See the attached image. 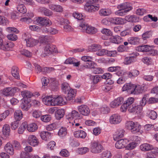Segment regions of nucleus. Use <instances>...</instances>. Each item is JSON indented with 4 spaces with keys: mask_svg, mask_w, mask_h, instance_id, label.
<instances>
[{
    "mask_svg": "<svg viewBox=\"0 0 158 158\" xmlns=\"http://www.w3.org/2000/svg\"><path fill=\"white\" fill-rule=\"evenodd\" d=\"M126 127L132 133H135L140 132L141 126L137 123H135L132 121H129L126 123Z\"/></svg>",
    "mask_w": 158,
    "mask_h": 158,
    "instance_id": "1",
    "label": "nucleus"
},
{
    "mask_svg": "<svg viewBox=\"0 0 158 158\" xmlns=\"http://www.w3.org/2000/svg\"><path fill=\"white\" fill-rule=\"evenodd\" d=\"M79 26L82 30L89 34H94L97 31V29L95 27L88 25L87 24L82 23L80 24Z\"/></svg>",
    "mask_w": 158,
    "mask_h": 158,
    "instance_id": "2",
    "label": "nucleus"
},
{
    "mask_svg": "<svg viewBox=\"0 0 158 158\" xmlns=\"http://www.w3.org/2000/svg\"><path fill=\"white\" fill-rule=\"evenodd\" d=\"M57 52V49L56 46L54 45L48 44L45 46L44 50V56H48L52 52Z\"/></svg>",
    "mask_w": 158,
    "mask_h": 158,
    "instance_id": "3",
    "label": "nucleus"
},
{
    "mask_svg": "<svg viewBox=\"0 0 158 158\" xmlns=\"http://www.w3.org/2000/svg\"><path fill=\"white\" fill-rule=\"evenodd\" d=\"M14 45L12 42L8 43L3 41L2 39L0 37V49L5 51L10 50L14 47Z\"/></svg>",
    "mask_w": 158,
    "mask_h": 158,
    "instance_id": "4",
    "label": "nucleus"
},
{
    "mask_svg": "<svg viewBox=\"0 0 158 158\" xmlns=\"http://www.w3.org/2000/svg\"><path fill=\"white\" fill-rule=\"evenodd\" d=\"M134 101V98L132 97L128 98L122 105L121 107V111L123 112H125L129 107L133 104Z\"/></svg>",
    "mask_w": 158,
    "mask_h": 158,
    "instance_id": "5",
    "label": "nucleus"
},
{
    "mask_svg": "<svg viewBox=\"0 0 158 158\" xmlns=\"http://www.w3.org/2000/svg\"><path fill=\"white\" fill-rule=\"evenodd\" d=\"M19 90V89L17 87H7L3 89L2 93L6 96H13L16 92Z\"/></svg>",
    "mask_w": 158,
    "mask_h": 158,
    "instance_id": "6",
    "label": "nucleus"
},
{
    "mask_svg": "<svg viewBox=\"0 0 158 158\" xmlns=\"http://www.w3.org/2000/svg\"><path fill=\"white\" fill-rule=\"evenodd\" d=\"M142 108V107L140 105L133 104L127 109L129 112L138 114L141 112Z\"/></svg>",
    "mask_w": 158,
    "mask_h": 158,
    "instance_id": "7",
    "label": "nucleus"
},
{
    "mask_svg": "<svg viewBox=\"0 0 158 158\" xmlns=\"http://www.w3.org/2000/svg\"><path fill=\"white\" fill-rule=\"evenodd\" d=\"M118 9L123 10L127 12H128L132 9V4L130 2H127L118 5L117 6Z\"/></svg>",
    "mask_w": 158,
    "mask_h": 158,
    "instance_id": "8",
    "label": "nucleus"
},
{
    "mask_svg": "<svg viewBox=\"0 0 158 158\" xmlns=\"http://www.w3.org/2000/svg\"><path fill=\"white\" fill-rule=\"evenodd\" d=\"M67 117V118L68 119L71 118L74 119V123L76 122L77 119H79L81 118V115L75 110H73L71 113L68 114Z\"/></svg>",
    "mask_w": 158,
    "mask_h": 158,
    "instance_id": "9",
    "label": "nucleus"
},
{
    "mask_svg": "<svg viewBox=\"0 0 158 158\" xmlns=\"http://www.w3.org/2000/svg\"><path fill=\"white\" fill-rule=\"evenodd\" d=\"M91 151L94 153H97L100 152L102 147L100 144L97 142H94L92 143Z\"/></svg>",
    "mask_w": 158,
    "mask_h": 158,
    "instance_id": "10",
    "label": "nucleus"
},
{
    "mask_svg": "<svg viewBox=\"0 0 158 158\" xmlns=\"http://www.w3.org/2000/svg\"><path fill=\"white\" fill-rule=\"evenodd\" d=\"M135 87V85L131 83H127L125 84L122 88L123 91H127L128 93L133 94Z\"/></svg>",
    "mask_w": 158,
    "mask_h": 158,
    "instance_id": "11",
    "label": "nucleus"
},
{
    "mask_svg": "<svg viewBox=\"0 0 158 158\" xmlns=\"http://www.w3.org/2000/svg\"><path fill=\"white\" fill-rule=\"evenodd\" d=\"M36 21L38 23L43 26L50 25L52 24L51 21L46 17H38L36 19Z\"/></svg>",
    "mask_w": 158,
    "mask_h": 158,
    "instance_id": "12",
    "label": "nucleus"
},
{
    "mask_svg": "<svg viewBox=\"0 0 158 158\" xmlns=\"http://www.w3.org/2000/svg\"><path fill=\"white\" fill-rule=\"evenodd\" d=\"M27 142L30 145L35 147L38 145L39 142L37 138L34 135L29 136L27 139Z\"/></svg>",
    "mask_w": 158,
    "mask_h": 158,
    "instance_id": "13",
    "label": "nucleus"
},
{
    "mask_svg": "<svg viewBox=\"0 0 158 158\" xmlns=\"http://www.w3.org/2000/svg\"><path fill=\"white\" fill-rule=\"evenodd\" d=\"M121 121L120 116L118 114H114L110 116L109 119L110 123L112 124H117L119 123Z\"/></svg>",
    "mask_w": 158,
    "mask_h": 158,
    "instance_id": "14",
    "label": "nucleus"
},
{
    "mask_svg": "<svg viewBox=\"0 0 158 158\" xmlns=\"http://www.w3.org/2000/svg\"><path fill=\"white\" fill-rule=\"evenodd\" d=\"M78 110L81 114L84 116H87L90 113L89 108L85 105H82L78 106Z\"/></svg>",
    "mask_w": 158,
    "mask_h": 158,
    "instance_id": "15",
    "label": "nucleus"
},
{
    "mask_svg": "<svg viewBox=\"0 0 158 158\" xmlns=\"http://www.w3.org/2000/svg\"><path fill=\"white\" fill-rule=\"evenodd\" d=\"M123 98L122 97H118L114 99L110 103V107L114 108L118 106L123 102Z\"/></svg>",
    "mask_w": 158,
    "mask_h": 158,
    "instance_id": "16",
    "label": "nucleus"
},
{
    "mask_svg": "<svg viewBox=\"0 0 158 158\" xmlns=\"http://www.w3.org/2000/svg\"><path fill=\"white\" fill-rule=\"evenodd\" d=\"M55 106L57 105L62 106L64 104L67 100L66 97L63 98L60 96H59L56 98H54Z\"/></svg>",
    "mask_w": 158,
    "mask_h": 158,
    "instance_id": "17",
    "label": "nucleus"
},
{
    "mask_svg": "<svg viewBox=\"0 0 158 158\" xmlns=\"http://www.w3.org/2000/svg\"><path fill=\"white\" fill-rule=\"evenodd\" d=\"M54 98L50 96H48L43 98L42 101L46 105L49 106H55Z\"/></svg>",
    "mask_w": 158,
    "mask_h": 158,
    "instance_id": "18",
    "label": "nucleus"
},
{
    "mask_svg": "<svg viewBox=\"0 0 158 158\" xmlns=\"http://www.w3.org/2000/svg\"><path fill=\"white\" fill-rule=\"evenodd\" d=\"M86 63L84 64H81L80 65L79 70L81 71L83 70L86 69H93L94 68V65L96 64L94 62L91 61L90 60L89 62Z\"/></svg>",
    "mask_w": 158,
    "mask_h": 158,
    "instance_id": "19",
    "label": "nucleus"
},
{
    "mask_svg": "<svg viewBox=\"0 0 158 158\" xmlns=\"http://www.w3.org/2000/svg\"><path fill=\"white\" fill-rule=\"evenodd\" d=\"M89 4L86 3L85 7V9L86 11L89 12L95 11L98 10L99 6L98 5L95 6L93 5H89Z\"/></svg>",
    "mask_w": 158,
    "mask_h": 158,
    "instance_id": "20",
    "label": "nucleus"
},
{
    "mask_svg": "<svg viewBox=\"0 0 158 158\" xmlns=\"http://www.w3.org/2000/svg\"><path fill=\"white\" fill-rule=\"evenodd\" d=\"M127 140L126 139H122L118 141L115 144V147L118 149H121L126 147Z\"/></svg>",
    "mask_w": 158,
    "mask_h": 158,
    "instance_id": "21",
    "label": "nucleus"
},
{
    "mask_svg": "<svg viewBox=\"0 0 158 158\" xmlns=\"http://www.w3.org/2000/svg\"><path fill=\"white\" fill-rule=\"evenodd\" d=\"M124 134V131L123 130L119 129L116 131L114 134L113 139L116 141L123 137Z\"/></svg>",
    "mask_w": 158,
    "mask_h": 158,
    "instance_id": "22",
    "label": "nucleus"
},
{
    "mask_svg": "<svg viewBox=\"0 0 158 158\" xmlns=\"http://www.w3.org/2000/svg\"><path fill=\"white\" fill-rule=\"evenodd\" d=\"M25 40L26 41L27 46L29 47L35 46L38 43L37 40L31 38L25 39Z\"/></svg>",
    "mask_w": 158,
    "mask_h": 158,
    "instance_id": "23",
    "label": "nucleus"
},
{
    "mask_svg": "<svg viewBox=\"0 0 158 158\" xmlns=\"http://www.w3.org/2000/svg\"><path fill=\"white\" fill-rule=\"evenodd\" d=\"M41 138L44 140L48 141L51 138L52 136V133L48 131H43L40 133Z\"/></svg>",
    "mask_w": 158,
    "mask_h": 158,
    "instance_id": "24",
    "label": "nucleus"
},
{
    "mask_svg": "<svg viewBox=\"0 0 158 158\" xmlns=\"http://www.w3.org/2000/svg\"><path fill=\"white\" fill-rule=\"evenodd\" d=\"M136 138L135 139V141L132 142L126 146V149L129 150H131L136 147L137 144V143L135 141H140V138L138 136H135Z\"/></svg>",
    "mask_w": 158,
    "mask_h": 158,
    "instance_id": "25",
    "label": "nucleus"
},
{
    "mask_svg": "<svg viewBox=\"0 0 158 158\" xmlns=\"http://www.w3.org/2000/svg\"><path fill=\"white\" fill-rule=\"evenodd\" d=\"M111 76L110 73H106L104 74L101 77L102 79L106 80V83L107 84L111 85L114 83V81L110 80Z\"/></svg>",
    "mask_w": 158,
    "mask_h": 158,
    "instance_id": "26",
    "label": "nucleus"
},
{
    "mask_svg": "<svg viewBox=\"0 0 158 158\" xmlns=\"http://www.w3.org/2000/svg\"><path fill=\"white\" fill-rule=\"evenodd\" d=\"M49 9L53 11L56 12H62L63 11V8L60 5L50 4L49 5Z\"/></svg>",
    "mask_w": 158,
    "mask_h": 158,
    "instance_id": "27",
    "label": "nucleus"
},
{
    "mask_svg": "<svg viewBox=\"0 0 158 158\" xmlns=\"http://www.w3.org/2000/svg\"><path fill=\"white\" fill-rule=\"evenodd\" d=\"M144 91V88L143 87L139 85H135V87L134 90L133 94H141Z\"/></svg>",
    "mask_w": 158,
    "mask_h": 158,
    "instance_id": "28",
    "label": "nucleus"
},
{
    "mask_svg": "<svg viewBox=\"0 0 158 158\" xmlns=\"http://www.w3.org/2000/svg\"><path fill=\"white\" fill-rule=\"evenodd\" d=\"M68 93L67 97H66V100L68 101L71 100L75 97L76 94V91L75 89H70Z\"/></svg>",
    "mask_w": 158,
    "mask_h": 158,
    "instance_id": "29",
    "label": "nucleus"
},
{
    "mask_svg": "<svg viewBox=\"0 0 158 158\" xmlns=\"http://www.w3.org/2000/svg\"><path fill=\"white\" fill-rule=\"evenodd\" d=\"M128 43L131 45H138L139 43V39L137 37L132 36L129 37L128 40Z\"/></svg>",
    "mask_w": 158,
    "mask_h": 158,
    "instance_id": "30",
    "label": "nucleus"
},
{
    "mask_svg": "<svg viewBox=\"0 0 158 158\" xmlns=\"http://www.w3.org/2000/svg\"><path fill=\"white\" fill-rule=\"evenodd\" d=\"M5 149L7 153L10 155H13L14 153V150L12 144L9 143H7L5 146Z\"/></svg>",
    "mask_w": 158,
    "mask_h": 158,
    "instance_id": "31",
    "label": "nucleus"
},
{
    "mask_svg": "<svg viewBox=\"0 0 158 158\" xmlns=\"http://www.w3.org/2000/svg\"><path fill=\"white\" fill-rule=\"evenodd\" d=\"M64 112L63 109H59L55 112V116L56 119L60 120L62 118L64 114Z\"/></svg>",
    "mask_w": 158,
    "mask_h": 158,
    "instance_id": "32",
    "label": "nucleus"
},
{
    "mask_svg": "<svg viewBox=\"0 0 158 158\" xmlns=\"http://www.w3.org/2000/svg\"><path fill=\"white\" fill-rule=\"evenodd\" d=\"M140 149L143 151L151 150L153 148L152 145L147 143H145L141 144L140 147Z\"/></svg>",
    "mask_w": 158,
    "mask_h": 158,
    "instance_id": "33",
    "label": "nucleus"
},
{
    "mask_svg": "<svg viewBox=\"0 0 158 158\" xmlns=\"http://www.w3.org/2000/svg\"><path fill=\"white\" fill-rule=\"evenodd\" d=\"M125 20L126 21L135 23L138 21L139 18L134 15H128L125 17Z\"/></svg>",
    "mask_w": 158,
    "mask_h": 158,
    "instance_id": "34",
    "label": "nucleus"
},
{
    "mask_svg": "<svg viewBox=\"0 0 158 158\" xmlns=\"http://www.w3.org/2000/svg\"><path fill=\"white\" fill-rule=\"evenodd\" d=\"M74 135L76 137L84 139L86 137V134L84 131L81 130L75 131Z\"/></svg>",
    "mask_w": 158,
    "mask_h": 158,
    "instance_id": "35",
    "label": "nucleus"
},
{
    "mask_svg": "<svg viewBox=\"0 0 158 158\" xmlns=\"http://www.w3.org/2000/svg\"><path fill=\"white\" fill-rule=\"evenodd\" d=\"M151 49V47L148 45H143L137 47L136 50L139 52H148Z\"/></svg>",
    "mask_w": 158,
    "mask_h": 158,
    "instance_id": "36",
    "label": "nucleus"
},
{
    "mask_svg": "<svg viewBox=\"0 0 158 158\" xmlns=\"http://www.w3.org/2000/svg\"><path fill=\"white\" fill-rule=\"evenodd\" d=\"M23 117V114L21 110H16L14 114V118L15 120L19 121Z\"/></svg>",
    "mask_w": 158,
    "mask_h": 158,
    "instance_id": "37",
    "label": "nucleus"
},
{
    "mask_svg": "<svg viewBox=\"0 0 158 158\" xmlns=\"http://www.w3.org/2000/svg\"><path fill=\"white\" fill-rule=\"evenodd\" d=\"M18 68L16 66L12 67L11 70V73L12 76L17 79L19 78V76L18 71Z\"/></svg>",
    "mask_w": 158,
    "mask_h": 158,
    "instance_id": "38",
    "label": "nucleus"
},
{
    "mask_svg": "<svg viewBox=\"0 0 158 158\" xmlns=\"http://www.w3.org/2000/svg\"><path fill=\"white\" fill-rule=\"evenodd\" d=\"M10 127L9 125L5 124L2 127V133L6 136H9L10 133Z\"/></svg>",
    "mask_w": 158,
    "mask_h": 158,
    "instance_id": "39",
    "label": "nucleus"
},
{
    "mask_svg": "<svg viewBox=\"0 0 158 158\" xmlns=\"http://www.w3.org/2000/svg\"><path fill=\"white\" fill-rule=\"evenodd\" d=\"M27 128L29 131L33 132L37 129L38 126L36 124L33 123L28 125L27 124Z\"/></svg>",
    "mask_w": 158,
    "mask_h": 158,
    "instance_id": "40",
    "label": "nucleus"
},
{
    "mask_svg": "<svg viewBox=\"0 0 158 158\" xmlns=\"http://www.w3.org/2000/svg\"><path fill=\"white\" fill-rule=\"evenodd\" d=\"M136 56H131L126 57L124 60V63L126 64H129L134 61Z\"/></svg>",
    "mask_w": 158,
    "mask_h": 158,
    "instance_id": "41",
    "label": "nucleus"
},
{
    "mask_svg": "<svg viewBox=\"0 0 158 158\" xmlns=\"http://www.w3.org/2000/svg\"><path fill=\"white\" fill-rule=\"evenodd\" d=\"M121 37L118 35L112 36L110 38V42L112 43L118 44L120 42Z\"/></svg>",
    "mask_w": 158,
    "mask_h": 158,
    "instance_id": "42",
    "label": "nucleus"
},
{
    "mask_svg": "<svg viewBox=\"0 0 158 158\" xmlns=\"http://www.w3.org/2000/svg\"><path fill=\"white\" fill-rule=\"evenodd\" d=\"M31 106V104L29 102L26 101L22 102L21 105L22 109L26 111Z\"/></svg>",
    "mask_w": 158,
    "mask_h": 158,
    "instance_id": "43",
    "label": "nucleus"
},
{
    "mask_svg": "<svg viewBox=\"0 0 158 158\" xmlns=\"http://www.w3.org/2000/svg\"><path fill=\"white\" fill-rule=\"evenodd\" d=\"M27 122L23 123L19 128L18 133L19 134H22L27 128Z\"/></svg>",
    "mask_w": 158,
    "mask_h": 158,
    "instance_id": "44",
    "label": "nucleus"
},
{
    "mask_svg": "<svg viewBox=\"0 0 158 158\" xmlns=\"http://www.w3.org/2000/svg\"><path fill=\"white\" fill-rule=\"evenodd\" d=\"M43 30L45 32H48L52 35H55L57 34L58 32V31L56 29L51 27H49L48 29L46 27H44Z\"/></svg>",
    "mask_w": 158,
    "mask_h": 158,
    "instance_id": "45",
    "label": "nucleus"
},
{
    "mask_svg": "<svg viewBox=\"0 0 158 158\" xmlns=\"http://www.w3.org/2000/svg\"><path fill=\"white\" fill-rule=\"evenodd\" d=\"M61 89L64 93H67L70 89L69 84L66 82L63 83L61 85Z\"/></svg>",
    "mask_w": 158,
    "mask_h": 158,
    "instance_id": "46",
    "label": "nucleus"
},
{
    "mask_svg": "<svg viewBox=\"0 0 158 158\" xmlns=\"http://www.w3.org/2000/svg\"><path fill=\"white\" fill-rule=\"evenodd\" d=\"M22 96L24 98H30L33 96V94L28 91H24L21 93Z\"/></svg>",
    "mask_w": 158,
    "mask_h": 158,
    "instance_id": "47",
    "label": "nucleus"
},
{
    "mask_svg": "<svg viewBox=\"0 0 158 158\" xmlns=\"http://www.w3.org/2000/svg\"><path fill=\"white\" fill-rule=\"evenodd\" d=\"M114 18L115 25H122L125 23L126 21L124 19L120 18Z\"/></svg>",
    "mask_w": 158,
    "mask_h": 158,
    "instance_id": "48",
    "label": "nucleus"
},
{
    "mask_svg": "<svg viewBox=\"0 0 158 158\" xmlns=\"http://www.w3.org/2000/svg\"><path fill=\"white\" fill-rule=\"evenodd\" d=\"M89 48L92 51H98L101 49L102 46L99 44H93L89 47Z\"/></svg>",
    "mask_w": 158,
    "mask_h": 158,
    "instance_id": "49",
    "label": "nucleus"
},
{
    "mask_svg": "<svg viewBox=\"0 0 158 158\" xmlns=\"http://www.w3.org/2000/svg\"><path fill=\"white\" fill-rule=\"evenodd\" d=\"M67 129L65 127H61L58 132V135L61 137L65 136L67 134Z\"/></svg>",
    "mask_w": 158,
    "mask_h": 158,
    "instance_id": "50",
    "label": "nucleus"
},
{
    "mask_svg": "<svg viewBox=\"0 0 158 158\" xmlns=\"http://www.w3.org/2000/svg\"><path fill=\"white\" fill-rule=\"evenodd\" d=\"M111 13L110 10L107 9H102L99 11V14L102 16H107Z\"/></svg>",
    "mask_w": 158,
    "mask_h": 158,
    "instance_id": "51",
    "label": "nucleus"
},
{
    "mask_svg": "<svg viewBox=\"0 0 158 158\" xmlns=\"http://www.w3.org/2000/svg\"><path fill=\"white\" fill-rule=\"evenodd\" d=\"M17 10L21 13L25 14L27 12V9L25 6L23 4H21L18 6Z\"/></svg>",
    "mask_w": 158,
    "mask_h": 158,
    "instance_id": "52",
    "label": "nucleus"
},
{
    "mask_svg": "<svg viewBox=\"0 0 158 158\" xmlns=\"http://www.w3.org/2000/svg\"><path fill=\"white\" fill-rule=\"evenodd\" d=\"M158 101V95L156 94L155 97L150 98L147 101L148 104H152L157 102Z\"/></svg>",
    "mask_w": 158,
    "mask_h": 158,
    "instance_id": "53",
    "label": "nucleus"
},
{
    "mask_svg": "<svg viewBox=\"0 0 158 158\" xmlns=\"http://www.w3.org/2000/svg\"><path fill=\"white\" fill-rule=\"evenodd\" d=\"M40 41L42 43L48 42L51 39V37L47 35H43L40 38Z\"/></svg>",
    "mask_w": 158,
    "mask_h": 158,
    "instance_id": "54",
    "label": "nucleus"
},
{
    "mask_svg": "<svg viewBox=\"0 0 158 158\" xmlns=\"http://www.w3.org/2000/svg\"><path fill=\"white\" fill-rule=\"evenodd\" d=\"M55 70V69L53 67H45L42 69V73L46 74L49 73Z\"/></svg>",
    "mask_w": 158,
    "mask_h": 158,
    "instance_id": "55",
    "label": "nucleus"
},
{
    "mask_svg": "<svg viewBox=\"0 0 158 158\" xmlns=\"http://www.w3.org/2000/svg\"><path fill=\"white\" fill-rule=\"evenodd\" d=\"M148 115L149 118L153 120L155 119L157 116V114L156 112L154 110L150 111Z\"/></svg>",
    "mask_w": 158,
    "mask_h": 158,
    "instance_id": "56",
    "label": "nucleus"
},
{
    "mask_svg": "<svg viewBox=\"0 0 158 158\" xmlns=\"http://www.w3.org/2000/svg\"><path fill=\"white\" fill-rule=\"evenodd\" d=\"M111 155L110 152L108 151L104 152L102 153L101 158H110Z\"/></svg>",
    "mask_w": 158,
    "mask_h": 158,
    "instance_id": "57",
    "label": "nucleus"
},
{
    "mask_svg": "<svg viewBox=\"0 0 158 158\" xmlns=\"http://www.w3.org/2000/svg\"><path fill=\"white\" fill-rule=\"evenodd\" d=\"M41 119L43 121L47 123L49 122L51 120V117L49 115H45L41 117Z\"/></svg>",
    "mask_w": 158,
    "mask_h": 158,
    "instance_id": "58",
    "label": "nucleus"
},
{
    "mask_svg": "<svg viewBox=\"0 0 158 158\" xmlns=\"http://www.w3.org/2000/svg\"><path fill=\"white\" fill-rule=\"evenodd\" d=\"M73 15L75 18L77 19L78 20L83 19L84 17L81 14L77 12L74 13Z\"/></svg>",
    "mask_w": 158,
    "mask_h": 158,
    "instance_id": "59",
    "label": "nucleus"
},
{
    "mask_svg": "<svg viewBox=\"0 0 158 158\" xmlns=\"http://www.w3.org/2000/svg\"><path fill=\"white\" fill-rule=\"evenodd\" d=\"M101 77V76L95 75L93 76L90 77V79L93 81L94 83H97L99 81V78Z\"/></svg>",
    "mask_w": 158,
    "mask_h": 158,
    "instance_id": "60",
    "label": "nucleus"
},
{
    "mask_svg": "<svg viewBox=\"0 0 158 158\" xmlns=\"http://www.w3.org/2000/svg\"><path fill=\"white\" fill-rule=\"evenodd\" d=\"M21 53L22 55L27 57H30L32 55L31 52L29 51L24 49L23 50L21 51Z\"/></svg>",
    "mask_w": 158,
    "mask_h": 158,
    "instance_id": "61",
    "label": "nucleus"
},
{
    "mask_svg": "<svg viewBox=\"0 0 158 158\" xmlns=\"http://www.w3.org/2000/svg\"><path fill=\"white\" fill-rule=\"evenodd\" d=\"M12 145L13 147L16 150H19L21 148V146L20 143L16 141H14Z\"/></svg>",
    "mask_w": 158,
    "mask_h": 158,
    "instance_id": "62",
    "label": "nucleus"
},
{
    "mask_svg": "<svg viewBox=\"0 0 158 158\" xmlns=\"http://www.w3.org/2000/svg\"><path fill=\"white\" fill-rule=\"evenodd\" d=\"M19 121L15 120L11 123V127L13 130H15L19 126Z\"/></svg>",
    "mask_w": 158,
    "mask_h": 158,
    "instance_id": "63",
    "label": "nucleus"
},
{
    "mask_svg": "<svg viewBox=\"0 0 158 158\" xmlns=\"http://www.w3.org/2000/svg\"><path fill=\"white\" fill-rule=\"evenodd\" d=\"M31 157L30 156L29 153L27 152H23L21 153V158H31Z\"/></svg>",
    "mask_w": 158,
    "mask_h": 158,
    "instance_id": "64",
    "label": "nucleus"
}]
</instances>
